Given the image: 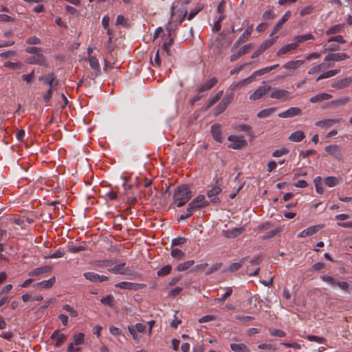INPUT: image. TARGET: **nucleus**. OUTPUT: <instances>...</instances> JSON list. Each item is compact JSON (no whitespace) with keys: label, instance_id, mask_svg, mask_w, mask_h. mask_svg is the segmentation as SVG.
Masks as SVG:
<instances>
[{"label":"nucleus","instance_id":"f03ea898","mask_svg":"<svg viewBox=\"0 0 352 352\" xmlns=\"http://www.w3.org/2000/svg\"><path fill=\"white\" fill-rule=\"evenodd\" d=\"M228 140L232 142L228 147L233 149H241L247 145L246 140L242 136L231 135L228 136Z\"/></svg>","mask_w":352,"mask_h":352},{"label":"nucleus","instance_id":"20e7f679","mask_svg":"<svg viewBox=\"0 0 352 352\" xmlns=\"http://www.w3.org/2000/svg\"><path fill=\"white\" fill-rule=\"evenodd\" d=\"M324 150L335 159L340 161L342 160L343 152L340 146L337 144L328 145L325 146Z\"/></svg>","mask_w":352,"mask_h":352},{"label":"nucleus","instance_id":"c03bdc74","mask_svg":"<svg viewBox=\"0 0 352 352\" xmlns=\"http://www.w3.org/2000/svg\"><path fill=\"white\" fill-rule=\"evenodd\" d=\"M280 228H276L274 230L267 232L265 235L262 236V240H266L270 238L275 236L276 234H279L281 232Z\"/></svg>","mask_w":352,"mask_h":352},{"label":"nucleus","instance_id":"a18cd8bd","mask_svg":"<svg viewBox=\"0 0 352 352\" xmlns=\"http://www.w3.org/2000/svg\"><path fill=\"white\" fill-rule=\"evenodd\" d=\"M171 270H172L171 265H166L164 266L163 267H162L161 269H160L157 272V274L159 276H164L169 274L170 273Z\"/></svg>","mask_w":352,"mask_h":352},{"label":"nucleus","instance_id":"f8f14e48","mask_svg":"<svg viewBox=\"0 0 352 352\" xmlns=\"http://www.w3.org/2000/svg\"><path fill=\"white\" fill-rule=\"evenodd\" d=\"M222 189L220 186H215L212 189L208 190L207 195L211 198L210 201L214 204H217L220 201L219 197L217 196L221 193Z\"/></svg>","mask_w":352,"mask_h":352},{"label":"nucleus","instance_id":"bf43d9fd","mask_svg":"<svg viewBox=\"0 0 352 352\" xmlns=\"http://www.w3.org/2000/svg\"><path fill=\"white\" fill-rule=\"evenodd\" d=\"M35 78L34 70H32L29 74H23L21 76V78L26 81L28 83H31L33 82Z\"/></svg>","mask_w":352,"mask_h":352},{"label":"nucleus","instance_id":"dca6fc26","mask_svg":"<svg viewBox=\"0 0 352 352\" xmlns=\"http://www.w3.org/2000/svg\"><path fill=\"white\" fill-rule=\"evenodd\" d=\"M245 229L243 227L234 228L230 230H223V235L226 238L234 239L241 234Z\"/></svg>","mask_w":352,"mask_h":352},{"label":"nucleus","instance_id":"69168bd1","mask_svg":"<svg viewBox=\"0 0 352 352\" xmlns=\"http://www.w3.org/2000/svg\"><path fill=\"white\" fill-rule=\"evenodd\" d=\"M26 43L30 45H38L41 44V41L36 36H30L27 38Z\"/></svg>","mask_w":352,"mask_h":352},{"label":"nucleus","instance_id":"338daca9","mask_svg":"<svg viewBox=\"0 0 352 352\" xmlns=\"http://www.w3.org/2000/svg\"><path fill=\"white\" fill-rule=\"evenodd\" d=\"M202 9L203 7H197L191 10L187 16L188 20H192Z\"/></svg>","mask_w":352,"mask_h":352},{"label":"nucleus","instance_id":"49530a36","mask_svg":"<svg viewBox=\"0 0 352 352\" xmlns=\"http://www.w3.org/2000/svg\"><path fill=\"white\" fill-rule=\"evenodd\" d=\"M314 183L316 187V192L319 194H322L323 192V188L322 187V182L321 177H316L314 180Z\"/></svg>","mask_w":352,"mask_h":352},{"label":"nucleus","instance_id":"7c9ffc66","mask_svg":"<svg viewBox=\"0 0 352 352\" xmlns=\"http://www.w3.org/2000/svg\"><path fill=\"white\" fill-rule=\"evenodd\" d=\"M340 119H326L316 122V125L322 127H329L333 124L339 123Z\"/></svg>","mask_w":352,"mask_h":352},{"label":"nucleus","instance_id":"f257e3e1","mask_svg":"<svg viewBox=\"0 0 352 352\" xmlns=\"http://www.w3.org/2000/svg\"><path fill=\"white\" fill-rule=\"evenodd\" d=\"M192 197V192L186 184L178 186L174 190L173 199L177 207H182Z\"/></svg>","mask_w":352,"mask_h":352},{"label":"nucleus","instance_id":"cd10ccee","mask_svg":"<svg viewBox=\"0 0 352 352\" xmlns=\"http://www.w3.org/2000/svg\"><path fill=\"white\" fill-rule=\"evenodd\" d=\"M230 349L235 352H251L250 349L243 343H232Z\"/></svg>","mask_w":352,"mask_h":352},{"label":"nucleus","instance_id":"09e8293b","mask_svg":"<svg viewBox=\"0 0 352 352\" xmlns=\"http://www.w3.org/2000/svg\"><path fill=\"white\" fill-rule=\"evenodd\" d=\"M85 334L83 333H76L73 336L74 344L80 345L84 342Z\"/></svg>","mask_w":352,"mask_h":352},{"label":"nucleus","instance_id":"412c9836","mask_svg":"<svg viewBox=\"0 0 352 352\" xmlns=\"http://www.w3.org/2000/svg\"><path fill=\"white\" fill-rule=\"evenodd\" d=\"M55 282H56V277L55 276H52V277H51L50 279H48L47 280H43L41 282H39V283L34 284L33 285V287H34V288L40 287V288H43V289H49V288L52 287L54 285Z\"/></svg>","mask_w":352,"mask_h":352},{"label":"nucleus","instance_id":"6ab92c4d","mask_svg":"<svg viewBox=\"0 0 352 352\" xmlns=\"http://www.w3.org/2000/svg\"><path fill=\"white\" fill-rule=\"evenodd\" d=\"M28 63L30 64H36L39 65H46V59L45 56L40 53L34 54L29 58Z\"/></svg>","mask_w":352,"mask_h":352},{"label":"nucleus","instance_id":"e2e57ef3","mask_svg":"<svg viewBox=\"0 0 352 352\" xmlns=\"http://www.w3.org/2000/svg\"><path fill=\"white\" fill-rule=\"evenodd\" d=\"M289 153V151L285 148H282L280 149L275 150L273 153L272 156L274 157H278L282 155H286Z\"/></svg>","mask_w":352,"mask_h":352},{"label":"nucleus","instance_id":"a878e982","mask_svg":"<svg viewBox=\"0 0 352 352\" xmlns=\"http://www.w3.org/2000/svg\"><path fill=\"white\" fill-rule=\"evenodd\" d=\"M297 47L298 44L296 43L285 45L278 50V52H276V55L281 56L285 54L290 51L294 50L295 49L297 48Z\"/></svg>","mask_w":352,"mask_h":352},{"label":"nucleus","instance_id":"5701e85b","mask_svg":"<svg viewBox=\"0 0 352 352\" xmlns=\"http://www.w3.org/2000/svg\"><path fill=\"white\" fill-rule=\"evenodd\" d=\"M352 80L350 78H344L332 83L331 87L337 89H341L349 87Z\"/></svg>","mask_w":352,"mask_h":352},{"label":"nucleus","instance_id":"9b49d317","mask_svg":"<svg viewBox=\"0 0 352 352\" xmlns=\"http://www.w3.org/2000/svg\"><path fill=\"white\" fill-rule=\"evenodd\" d=\"M302 113V110L299 107H290L287 110L280 113L278 116L280 118H292L296 116H299Z\"/></svg>","mask_w":352,"mask_h":352},{"label":"nucleus","instance_id":"0eeeda50","mask_svg":"<svg viewBox=\"0 0 352 352\" xmlns=\"http://www.w3.org/2000/svg\"><path fill=\"white\" fill-rule=\"evenodd\" d=\"M84 277L93 283H102L104 281H107L109 280V277L104 275H99L96 273L89 272L83 274Z\"/></svg>","mask_w":352,"mask_h":352},{"label":"nucleus","instance_id":"f704fd0d","mask_svg":"<svg viewBox=\"0 0 352 352\" xmlns=\"http://www.w3.org/2000/svg\"><path fill=\"white\" fill-rule=\"evenodd\" d=\"M340 72V69H332V70H329L326 72H324L323 74H320L317 78H316V81H319L322 79H324V78H330V77H332V76H336V74H338L339 72Z\"/></svg>","mask_w":352,"mask_h":352},{"label":"nucleus","instance_id":"393cba45","mask_svg":"<svg viewBox=\"0 0 352 352\" xmlns=\"http://www.w3.org/2000/svg\"><path fill=\"white\" fill-rule=\"evenodd\" d=\"M248 259V256H245L240 259L239 262L231 263L228 267V271L231 272L238 271L245 264Z\"/></svg>","mask_w":352,"mask_h":352},{"label":"nucleus","instance_id":"473e14b6","mask_svg":"<svg viewBox=\"0 0 352 352\" xmlns=\"http://www.w3.org/2000/svg\"><path fill=\"white\" fill-rule=\"evenodd\" d=\"M277 110L276 107H270L261 110L257 113V117L259 118H265L270 116Z\"/></svg>","mask_w":352,"mask_h":352},{"label":"nucleus","instance_id":"39448f33","mask_svg":"<svg viewBox=\"0 0 352 352\" xmlns=\"http://www.w3.org/2000/svg\"><path fill=\"white\" fill-rule=\"evenodd\" d=\"M209 201H207L204 195H200L195 197L189 204L190 209H193L195 211L199 208L206 207L209 205Z\"/></svg>","mask_w":352,"mask_h":352},{"label":"nucleus","instance_id":"a19ab883","mask_svg":"<svg viewBox=\"0 0 352 352\" xmlns=\"http://www.w3.org/2000/svg\"><path fill=\"white\" fill-rule=\"evenodd\" d=\"M89 63L90 67L94 70H97V71L100 70V66L99 62L96 56H90L89 57Z\"/></svg>","mask_w":352,"mask_h":352},{"label":"nucleus","instance_id":"a211bd4d","mask_svg":"<svg viewBox=\"0 0 352 352\" xmlns=\"http://www.w3.org/2000/svg\"><path fill=\"white\" fill-rule=\"evenodd\" d=\"M52 271V267L49 265L35 268L28 272L30 276H38L41 274H48Z\"/></svg>","mask_w":352,"mask_h":352},{"label":"nucleus","instance_id":"ddd939ff","mask_svg":"<svg viewBox=\"0 0 352 352\" xmlns=\"http://www.w3.org/2000/svg\"><path fill=\"white\" fill-rule=\"evenodd\" d=\"M322 226L320 225L310 226V227L307 228V229H305L302 232H300L298 234V237L304 238V237H307L309 236H311V235L316 234L317 232H318L322 228Z\"/></svg>","mask_w":352,"mask_h":352},{"label":"nucleus","instance_id":"13d9d810","mask_svg":"<svg viewBox=\"0 0 352 352\" xmlns=\"http://www.w3.org/2000/svg\"><path fill=\"white\" fill-rule=\"evenodd\" d=\"M232 293V289L231 287H228L227 288L225 294H223L221 298H216L215 300H217L219 302H223L229 296H231Z\"/></svg>","mask_w":352,"mask_h":352},{"label":"nucleus","instance_id":"774afa93","mask_svg":"<svg viewBox=\"0 0 352 352\" xmlns=\"http://www.w3.org/2000/svg\"><path fill=\"white\" fill-rule=\"evenodd\" d=\"M275 16L276 14L270 10H266L263 14V18L265 20L273 19Z\"/></svg>","mask_w":352,"mask_h":352},{"label":"nucleus","instance_id":"4468645a","mask_svg":"<svg viewBox=\"0 0 352 352\" xmlns=\"http://www.w3.org/2000/svg\"><path fill=\"white\" fill-rule=\"evenodd\" d=\"M218 82L217 78L213 77L210 80H207L204 84L199 85L197 88V91L198 93L204 92L212 89Z\"/></svg>","mask_w":352,"mask_h":352},{"label":"nucleus","instance_id":"b1692460","mask_svg":"<svg viewBox=\"0 0 352 352\" xmlns=\"http://www.w3.org/2000/svg\"><path fill=\"white\" fill-rule=\"evenodd\" d=\"M332 96L327 93H320L309 98V102L311 103H317L323 100H327L331 98Z\"/></svg>","mask_w":352,"mask_h":352},{"label":"nucleus","instance_id":"2eb2a0df","mask_svg":"<svg viewBox=\"0 0 352 352\" xmlns=\"http://www.w3.org/2000/svg\"><path fill=\"white\" fill-rule=\"evenodd\" d=\"M349 58V56L346 53H333L327 54L324 58V61H340L343 60H346Z\"/></svg>","mask_w":352,"mask_h":352},{"label":"nucleus","instance_id":"de8ad7c7","mask_svg":"<svg viewBox=\"0 0 352 352\" xmlns=\"http://www.w3.org/2000/svg\"><path fill=\"white\" fill-rule=\"evenodd\" d=\"M170 255L172 257L179 260L184 257L185 253L178 248H174L171 250Z\"/></svg>","mask_w":352,"mask_h":352},{"label":"nucleus","instance_id":"4be33fe9","mask_svg":"<svg viewBox=\"0 0 352 352\" xmlns=\"http://www.w3.org/2000/svg\"><path fill=\"white\" fill-rule=\"evenodd\" d=\"M51 339L56 340V346H60L67 339V336L63 333H59L58 330L54 331L50 336Z\"/></svg>","mask_w":352,"mask_h":352},{"label":"nucleus","instance_id":"2f4dec72","mask_svg":"<svg viewBox=\"0 0 352 352\" xmlns=\"http://www.w3.org/2000/svg\"><path fill=\"white\" fill-rule=\"evenodd\" d=\"M166 40L163 43L162 46V49L164 52H165L168 55L170 54V47L173 45L174 43V37L169 36V37H165Z\"/></svg>","mask_w":352,"mask_h":352},{"label":"nucleus","instance_id":"9d476101","mask_svg":"<svg viewBox=\"0 0 352 352\" xmlns=\"http://www.w3.org/2000/svg\"><path fill=\"white\" fill-rule=\"evenodd\" d=\"M252 47V43H248L247 45H245L239 50H238L236 52L233 53L230 56V60L231 62H234V61L236 60L241 56L248 54L249 52V50L251 49Z\"/></svg>","mask_w":352,"mask_h":352},{"label":"nucleus","instance_id":"79ce46f5","mask_svg":"<svg viewBox=\"0 0 352 352\" xmlns=\"http://www.w3.org/2000/svg\"><path fill=\"white\" fill-rule=\"evenodd\" d=\"M320 278L322 281L329 284L331 287H334L337 286L338 280L336 279L331 276H322Z\"/></svg>","mask_w":352,"mask_h":352},{"label":"nucleus","instance_id":"6e6d98bb","mask_svg":"<svg viewBox=\"0 0 352 352\" xmlns=\"http://www.w3.org/2000/svg\"><path fill=\"white\" fill-rule=\"evenodd\" d=\"M234 96V92H230L228 94H226V96L223 98L221 102L228 107V104L231 103V102L233 100Z\"/></svg>","mask_w":352,"mask_h":352},{"label":"nucleus","instance_id":"e433bc0d","mask_svg":"<svg viewBox=\"0 0 352 352\" xmlns=\"http://www.w3.org/2000/svg\"><path fill=\"white\" fill-rule=\"evenodd\" d=\"M277 36L271 38L264 41L259 46L261 50L265 52L266 50L270 48L276 41Z\"/></svg>","mask_w":352,"mask_h":352},{"label":"nucleus","instance_id":"ea45409f","mask_svg":"<svg viewBox=\"0 0 352 352\" xmlns=\"http://www.w3.org/2000/svg\"><path fill=\"white\" fill-rule=\"evenodd\" d=\"M3 66L12 70H17L21 69L23 65L20 62L7 61L4 63Z\"/></svg>","mask_w":352,"mask_h":352},{"label":"nucleus","instance_id":"4d7b16f0","mask_svg":"<svg viewBox=\"0 0 352 352\" xmlns=\"http://www.w3.org/2000/svg\"><path fill=\"white\" fill-rule=\"evenodd\" d=\"M116 25H122L123 27H125V28H128L129 27V24H128L127 21H126V19L122 14H120V15H118L117 16Z\"/></svg>","mask_w":352,"mask_h":352},{"label":"nucleus","instance_id":"58836bf2","mask_svg":"<svg viewBox=\"0 0 352 352\" xmlns=\"http://www.w3.org/2000/svg\"><path fill=\"white\" fill-rule=\"evenodd\" d=\"M125 263H121L119 264L116 265L113 267L108 269V271L109 272H111L115 274H121L124 269V267L125 266Z\"/></svg>","mask_w":352,"mask_h":352},{"label":"nucleus","instance_id":"423d86ee","mask_svg":"<svg viewBox=\"0 0 352 352\" xmlns=\"http://www.w3.org/2000/svg\"><path fill=\"white\" fill-rule=\"evenodd\" d=\"M271 89L270 85H264L257 88L250 96V99L251 100H256L261 98Z\"/></svg>","mask_w":352,"mask_h":352},{"label":"nucleus","instance_id":"052dcab7","mask_svg":"<svg viewBox=\"0 0 352 352\" xmlns=\"http://www.w3.org/2000/svg\"><path fill=\"white\" fill-rule=\"evenodd\" d=\"M226 108L227 107L221 101L215 107L214 116H219V114L223 113L226 109Z\"/></svg>","mask_w":352,"mask_h":352},{"label":"nucleus","instance_id":"c9c22d12","mask_svg":"<svg viewBox=\"0 0 352 352\" xmlns=\"http://www.w3.org/2000/svg\"><path fill=\"white\" fill-rule=\"evenodd\" d=\"M194 263H195V261L193 260H188L184 263H179L177 266V270L179 272L187 270L189 268H190L194 265Z\"/></svg>","mask_w":352,"mask_h":352},{"label":"nucleus","instance_id":"603ef678","mask_svg":"<svg viewBox=\"0 0 352 352\" xmlns=\"http://www.w3.org/2000/svg\"><path fill=\"white\" fill-rule=\"evenodd\" d=\"M342 30V25L340 24L335 25L333 26H331L326 31L327 35L337 34L341 32Z\"/></svg>","mask_w":352,"mask_h":352},{"label":"nucleus","instance_id":"7ed1b4c3","mask_svg":"<svg viewBox=\"0 0 352 352\" xmlns=\"http://www.w3.org/2000/svg\"><path fill=\"white\" fill-rule=\"evenodd\" d=\"M116 288H120L122 289L134 290L138 291L139 289L146 287V284L143 283H134L131 282H120L115 285Z\"/></svg>","mask_w":352,"mask_h":352},{"label":"nucleus","instance_id":"72a5a7b5","mask_svg":"<svg viewBox=\"0 0 352 352\" xmlns=\"http://www.w3.org/2000/svg\"><path fill=\"white\" fill-rule=\"evenodd\" d=\"M340 178L336 177H327L324 179V183L329 187H334L339 184Z\"/></svg>","mask_w":352,"mask_h":352},{"label":"nucleus","instance_id":"1a4fd4ad","mask_svg":"<svg viewBox=\"0 0 352 352\" xmlns=\"http://www.w3.org/2000/svg\"><path fill=\"white\" fill-rule=\"evenodd\" d=\"M289 94L290 93L285 89H274V91L271 93L270 97L272 98L286 101L290 98Z\"/></svg>","mask_w":352,"mask_h":352},{"label":"nucleus","instance_id":"c85d7f7f","mask_svg":"<svg viewBox=\"0 0 352 352\" xmlns=\"http://www.w3.org/2000/svg\"><path fill=\"white\" fill-rule=\"evenodd\" d=\"M305 138V133L302 131H296L291 133L289 140L292 142H299Z\"/></svg>","mask_w":352,"mask_h":352},{"label":"nucleus","instance_id":"3c124183","mask_svg":"<svg viewBox=\"0 0 352 352\" xmlns=\"http://www.w3.org/2000/svg\"><path fill=\"white\" fill-rule=\"evenodd\" d=\"M187 241V239L185 237L179 236L172 239L171 241V246H180L184 244Z\"/></svg>","mask_w":352,"mask_h":352},{"label":"nucleus","instance_id":"bb28decb","mask_svg":"<svg viewBox=\"0 0 352 352\" xmlns=\"http://www.w3.org/2000/svg\"><path fill=\"white\" fill-rule=\"evenodd\" d=\"M45 82L50 85V88L56 89L58 82L56 80V75L53 73H49L45 77Z\"/></svg>","mask_w":352,"mask_h":352},{"label":"nucleus","instance_id":"0e129e2a","mask_svg":"<svg viewBox=\"0 0 352 352\" xmlns=\"http://www.w3.org/2000/svg\"><path fill=\"white\" fill-rule=\"evenodd\" d=\"M222 265V263H217L214 265H212L206 272V275H209L216 271H217L218 270H219L221 268Z\"/></svg>","mask_w":352,"mask_h":352},{"label":"nucleus","instance_id":"680f3d73","mask_svg":"<svg viewBox=\"0 0 352 352\" xmlns=\"http://www.w3.org/2000/svg\"><path fill=\"white\" fill-rule=\"evenodd\" d=\"M63 309L69 313L72 317H76L78 316V311L69 305H63Z\"/></svg>","mask_w":352,"mask_h":352},{"label":"nucleus","instance_id":"aec40b11","mask_svg":"<svg viewBox=\"0 0 352 352\" xmlns=\"http://www.w3.org/2000/svg\"><path fill=\"white\" fill-rule=\"evenodd\" d=\"M211 133L213 138L218 142L223 141L221 126L219 124H213L211 126Z\"/></svg>","mask_w":352,"mask_h":352},{"label":"nucleus","instance_id":"37998d69","mask_svg":"<svg viewBox=\"0 0 352 352\" xmlns=\"http://www.w3.org/2000/svg\"><path fill=\"white\" fill-rule=\"evenodd\" d=\"M311 39L314 40V37L310 33L302 34V35H298L294 37V40L296 41L298 43L304 42V41L311 40Z\"/></svg>","mask_w":352,"mask_h":352},{"label":"nucleus","instance_id":"6e6552de","mask_svg":"<svg viewBox=\"0 0 352 352\" xmlns=\"http://www.w3.org/2000/svg\"><path fill=\"white\" fill-rule=\"evenodd\" d=\"M252 32V25L248 27L245 32L239 36V38L235 41L232 47L231 51L233 52L234 50L238 48L241 43L246 41L248 37L250 36Z\"/></svg>","mask_w":352,"mask_h":352},{"label":"nucleus","instance_id":"4c0bfd02","mask_svg":"<svg viewBox=\"0 0 352 352\" xmlns=\"http://www.w3.org/2000/svg\"><path fill=\"white\" fill-rule=\"evenodd\" d=\"M351 101V98L349 96H344L342 98H338L336 100H332L331 104H334L336 106H343L347 104Z\"/></svg>","mask_w":352,"mask_h":352},{"label":"nucleus","instance_id":"5fc2aeb1","mask_svg":"<svg viewBox=\"0 0 352 352\" xmlns=\"http://www.w3.org/2000/svg\"><path fill=\"white\" fill-rule=\"evenodd\" d=\"M307 339L309 341L316 342L318 343H325L326 342V339L324 338L318 336L309 335V336H307Z\"/></svg>","mask_w":352,"mask_h":352},{"label":"nucleus","instance_id":"864d4df0","mask_svg":"<svg viewBox=\"0 0 352 352\" xmlns=\"http://www.w3.org/2000/svg\"><path fill=\"white\" fill-rule=\"evenodd\" d=\"M269 332L272 336L283 338L286 336L285 332L280 329H276L270 328V329H269Z\"/></svg>","mask_w":352,"mask_h":352},{"label":"nucleus","instance_id":"c756f323","mask_svg":"<svg viewBox=\"0 0 352 352\" xmlns=\"http://www.w3.org/2000/svg\"><path fill=\"white\" fill-rule=\"evenodd\" d=\"M305 63L302 60H292L283 65L286 69H296Z\"/></svg>","mask_w":352,"mask_h":352},{"label":"nucleus","instance_id":"8fccbe9b","mask_svg":"<svg viewBox=\"0 0 352 352\" xmlns=\"http://www.w3.org/2000/svg\"><path fill=\"white\" fill-rule=\"evenodd\" d=\"M101 303L112 307L114 305V299L111 295H107L100 300Z\"/></svg>","mask_w":352,"mask_h":352},{"label":"nucleus","instance_id":"f3484780","mask_svg":"<svg viewBox=\"0 0 352 352\" xmlns=\"http://www.w3.org/2000/svg\"><path fill=\"white\" fill-rule=\"evenodd\" d=\"M291 16L292 12L290 11L286 12L285 14L278 21L271 34H274L278 32L282 28L283 25L289 19Z\"/></svg>","mask_w":352,"mask_h":352}]
</instances>
